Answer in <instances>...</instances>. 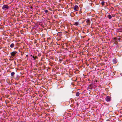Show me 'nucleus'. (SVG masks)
<instances>
[{"instance_id":"nucleus-1","label":"nucleus","mask_w":122,"mask_h":122,"mask_svg":"<svg viewBox=\"0 0 122 122\" xmlns=\"http://www.w3.org/2000/svg\"><path fill=\"white\" fill-rule=\"evenodd\" d=\"M9 7L7 5H4L2 7L3 10H6L9 9Z\"/></svg>"},{"instance_id":"nucleus-2","label":"nucleus","mask_w":122,"mask_h":122,"mask_svg":"<svg viewBox=\"0 0 122 122\" xmlns=\"http://www.w3.org/2000/svg\"><path fill=\"white\" fill-rule=\"evenodd\" d=\"M73 8L75 11H78L79 7L77 5H75L73 7Z\"/></svg>"},{"instance_id":"nucleus-3","label":"nucleus","mask_w":122,"mask_h":122,"mask_svg":"<svg viewBox=\"0 0 122 122\" xmlns=\"http://www.w3.org/2000/svg\"><path fill=\"white\" fill-rule=\"evenodd\" d=\"M111 97L109 96H107V97L105 98L106 101L107 102H110L111 100Z\"/></svg>"},{"instance_id":"nucleus-4","label":"nucleus","mask_w":122,"mask_h":122,"mask_svg":"<svg viewBox=\"0 0 122 122\" xmlns=\"http://www.w3.org/2000/svg\"><path fill=\"white\" fill-rule=\"evenodd\" d=\"M17 53V52L14 51L10 53V54L11 56H15V55Z\"/></svg>"},{"instance_id":"nucleus-5","label":"nucleus","mask_w":122,"mask_h":122,"mask_svg":"<svg viewBox=\"0 0 122 122\" xmlns=\"http://www.w3.org/2000/svg\"><path fill=\"white\" fill-rule=\"evenodd\" d=\"M85 20H86L87 25H90V20L89 19H86Z\"/></svg>"},{"instance_id":"nucleus-6","label":"nucleus","mask_w":122,"mask_h":122,"mask_svg":"<svg viewBox=\"0 0 122 122\" xmlns=\"http://www.w3.org/2000/svg\"><path fill=\"white\" fill-rule=\"evenodd\" d=\"M74 25L77 26L79 25V22H76L74 23Z\"/></svg>"},{"instance_id":"nucleus-7","label":"nucleus","mask_w":122,"mask_h":122,"mask_svg":"<svg viewBox=\"0 0 122 122\" xmlns=\"http://www.w3.org/2000/svg\"><path fill=\"white\" fill-rule=\"evenodd\" d=\"M14 43H12L10 45V47L11 48H13L14 46Z\"/></svg>"},{"instance_id":"nucleus-8","label":"nucleus","mask_w":122,"mask_h":122,"mask_svg":"<svg viewBox=\"0 0 122 122\" xmlns=\"http://www.w3.org/2000/svg\"><path fill=\"white\" fill-rule=\"evenodd\" d=\"M11 75L12 76V77H14L15 74V73L14 72H13L11 73Z\"/></svg>"},{"instance_id":"nucleus-9","label":"nucleus","mask_w":122,"mask_h":122,"mask_svg":"<svg viewBox=\"0 0 122 122\" xmlns=\"http://www.w3.org/2000/svg\"><path fill=\"white\" fill-rule=\"evenodd\" d=\"M107 17L109 19H110L112 18V17L111 15L109 14L107 15Z\"/></svg>"},{"instance_id":"nucleus-10","label":"nucleus","mask_w":122,"mask_h":122,"mask_svg":"<svg viewBox=\"0 0 122 122\" xmlns=\"http://www.w3.org/2000/svg\"><path fill=\"white\" fill-rule=\"evenodd\" d=\"M80 95V93H79L78 92H77L76 93V96L77 97H78Z\"/></svg>"},{"instance_id":"nucleus-11","label":"nucleus","mask_w":122,"mask_h":122,"mask_svg":"<svg viewBox=\"0 0 122 122\" xmlns=\"http://www.w3.org/2000/svg\"><path fill=\"white\" fill-rule=\"evenodd\" d=\"M113 62L115 63H116L117 62V61L116 59H113Z\"/></svg>"},{"instance_id":"nucleus-12","label":"nucleus","mask_w":122,"mask_h":122,"mask_svg":"<svg viewBox=\"0 0 122 122\" xmlns=\"http://www.w3.org/2000/svg\"><path fill=\"white\" fill-rule=\"evenodd\" d=\"M32 57L33 58H34V60H35L36 58H37V57L36 56H35V57H34V56H32Z\"/></svg>"},{"instance_id":"nucleus-13","label":"nucleus","mask_w":122,"mask_h":122,"mask_svg":"<svg viewBox=\"0 0 122 122\" xmlns=\"http://www.w3.org/2000/svg\"><path fill=\"white\" fill-rule=\"evenodd\" d=\"M105 3V2L104 1H102V2L101 4L102 6H103L104 5Z\"/></svg>"},{"instance_id":"nucleus-14","label":"nucleus","mask_w":122,"mask_h":122,"mask_svg":"<svg viewBox=\"0 0 122 122\" xmlns=\"http://www.w3.org/2000/svg\"><path fill=\"white\" fill-rule=\"evenodd\" d=\"M44 12L45 13H46L48 12V10H46L44 11Z\"/></svg>"},{"instance_id":"nucleus-15","label":"nucleus","mask_w":122,"mask_h":122,"mask_svg":"<svg viewBox=\"0 0 122 122\" xmlns=\"http://www.w3.org/2000/svg\"><path fill=\"white\" fill-rule=\"evenodd\" d=\"M89 88L92 89V87H91V88Z\"/></svg>"},{"instance_id":"nucleus-16","label":"nucleus","mask_w":122,"mask_h":122,"mask_svg":"<svg viewBox=\"0 0 122 122\" xmlns=\"http://www.w3.org/2000/svg\"><path fill=\"white\" fill-rule=\"evenodd\" d=\"M91 85H89V86H91Z\"/></svg>"},{"instance_id":"nucleus-17","label":"nucleus","mask_w":122,"mask_h":122,"mask_svg":"<svg viewBox=\"0 0 122 122\" xmlns=\"http://www.w3.org/2000/svg\"><path fill=\"white\" fill-rule=\"evenodd\" d=\"M32 56V55H30V56Z\"/></svg>"},{"instance_id":"nucleus-18","label":"nucleus","mask_w":122,"mask_h":122,"mask_svg":"<svg viewBox=\"0 0 122 122\" xmlns=\"http://www.w3.org/2000/svg\"><path fill=\"white\" fill-rule=\"evenodd\" d=\"M26 56H27L28 55H27Z\"/></svg>"}]
</instances>
